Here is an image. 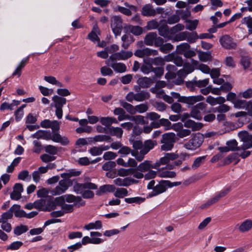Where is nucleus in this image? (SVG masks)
Returning a JSON list of instances; mask_svg holds the SVG:
<instances>
[{
  "label": "nucleus",
  "mask_w": 252,
  "mask_h": 252,
  "mask_svg": "<svg viewBox=\"0 0 252 252\" xmlns=\"http://www.w3.org/2000/svg\"><path fill=\"white\" fill-rule=\"evenodd\" d=\"M237 144L238 143H226V146L218 147V149L221 153L233 151H240L242 150L243 151L240 155V156L242 158H245L249 156L251 154V152L249 151H245V150L252 148V143H243L241 147L238 146Z\"/></svg>",
  "instance_id": "nucleus-1"
},
{
  "label": "nucleus",
  "mask_w": 252,
  "mask_h": 252,
  "mask_svg": "<svg viewBox=\"0 0 252 252\" xmlns=\"http://www.w3.org/2000/svg\"><path fill=\"white\" fill-rule=\"evenodd\" d=\"M154 146V143H133L134 150L131 151V155L135 157L138 161H141L144 158V156L153 149Z\"/></svg>",
  "instance_id": "nucleus-2"
},
{
  "label": "nucleus",
  "mask_w": 252,
  "mask_h": 252,
  "mask_svg": "<svg viewBox=\"0 0 252 252\" xmlns=\"http://www.w3.org/2000/svg\"><path fill=\"white\" fill-rule=\"evenodd\" d=\"M47 206L50 210H55L57 206L61 207L63 213L67 214L72 212L75 206L66 204L63 197H57L54 200L49 201Z\"/></svg>",
  "instance_id": "nucleus-3"
},
{
  "label": "nucleus",
  "mask_w": 252,
  "mask_h": 252,
  "mask_svg": "<svg viewBox=\"0 0 252 252\" xmlns=\"http://www.w3.org/2000/svg\"><path fill=\"white\" fill-rule=\"evenodd\" d=\"M172 99H178L179 102L188 104L189 105H192L198 101H202L204 99V97L201 95H197L194 96H180V94L175 92L171 93Z\"/></svg>",
  "instance_id": "nucleus-4"
},
{
  "label": "nucleus",
  "mask_w": 252,
  "mask_h": 252,
  "mask_svg": "<svg viewBox=\"0 0 252 252\" xmlns=\"http://www.w3.org/2000/svg\"><path fill=\"white\" fill-rule=\"evenodd\" d=\"M144 43L147 46L158 47L163 42V38L158 36L156 32H150L145 36Z\"/></svg>",
  "instance_id": "nucleus-5"
},
{
  "label": "nucleus",
  "mask_w": 252,
  "mask_h": 252,
  "mask_svg": "<svg viewBox=\"0 0 252 252\" xmlns=\"http://www.w3.org/2000/svg\"><path fill=\"white\" fill-rule=\"evenodd\" d=\"M49 128L52 129L53 131V135L52 136V140L54 142H68V140L65 136H62L58 132L60 129V123L56 120L52 121Z\"/></svg>",
  "instance_id": "nucleus-6"
},
{
  "label": "nucleus",
  "mask_w": 252,
  "mask_h": 252,
  "mask_svg": "<svg viewBox=\"0 0 252 252\" xmlns=\"http://www.w3.org/2000/svg\"><path fill=\"white\" fill-rule=\"evenodd\" d=\"M178 158V155L173 153H166L163 157L161 158L159 160L153 164L154 169H158L161 165L167 164L171 160H173Z\"/></svg>",
  "instance_id": "nucleus-7"
},
{
  "label": "nucleus",
  "mask_w": 252,
  "mask_h": 252,
  "mask_svg": "<svg viewBox=\"0 0 252 252\" xmlns=\"http://www.w3.org/2000/svg\"><path fill=\"white\" fill-rule=\"evenodd\" d=\"M111 27L115 36L120 35L122 32L123 26L122 20L118 16H114L111 20Z\"/></svg>",
  "instance_id": "nucleus-8"
},
{
  "label": "nucleus",
  "mask_w": 252,
  "mask_h": 252,
  "mask_svg": "<svg viewBox=\"0 0 252 252\" xmlns=\"http://www.w3.org/2000/svg\"><path fill=\"white\" fill-rule=\"evenodd\" d=\"M117 60H113V59L109 58L106 62V64L111 67L115 72L118 73H124L126 71V66L125 63H116Z\"/></svg>",
  "instance_id": "nucleus-9"
},
{
  "label": "nucleus",
  "mask_w": 252,
  "mask_h": 252,
  "mask_svg": "<svg viewBox=\"0 0 252 252\" xmlns=\"http://www.w3.org/2000/svg\"><path fill=\"white\" fill-rule=\"evenodd\" d=\"M169 183L166 180H161L158 184L156 185L154 189L149 193L148 197L155 196L165 192L168 188L167 184Z\"/></svg>",
  "instance_id": "nucleus-10"
},
{
  "label": "nucleus",
  "mask_w": 252,
  "mask_h": 252,
  "mask_svg": "<svg viewBox=\"0 0 252 252\" xmlns=\"http://www.w3.org/2000/svg\"><path fill=\"white\" fill-rule=\"evenodd\" d=\"M219 41L222 47L227 49H235L237 46L236 42L228 35H222Z\"/></svg>",
  "instance_id": "nucleus-11"
},
{
  "label": "nucleus",
  "mask_w": 252,
  "mask_h": 252,
  "mask_svg": "<svg viewBox=\"0 0 252 252\" xmlns=\"http://www.w3.org/2000/svg\"><path fill=\"white\" fill-rule=\"evenodd\" d=\"M207 104L204 102H200L197 104L196 105L192 107L190 112V116L193 118L197 120H201L202 119V113L206 107Z\"/></svg>",
  "instance_id": "nucleus-12"
},
{
  "label": "nucleus",
  "mask_w": 252,
  "mask_h": 252,
  "mask_svg": "<svg viewBox=\"0 0 252 252\" xmlns=\"http://www.w3.org/2000/svg\"><path fill=\"white\" fill-rule=\"evenodd\" d=\"M60 197H63L65 202L73 203L72 205H74L77 207L84 206L85 204V202L82 200L80 196H76L72 194H65Z\"/></svg>",
  "instance_id": "nucleus-13"
},
{
  "label": "nucleus",
  "mask_w": 252,
  "mask_h": 252,
  "mask_svg": "<svg viewBox=\"0 0 252 252\" xmlns=\"http://www.w3.org/2000/svg\"><path fill=\"white\" fill-rule=\"evenodd\" d=\"M97 186L91 182H86L83 184L78 183L74 186V189L75 191L77 194H82L86 189H97Z\"/></svg>",
  "instance_id": "nucleus-14"
},
{
  "label": "nucleus",
  "mask_w": 252,
  "mask_h": 252,
  "mask_svg": "<svg viewBox=\"0 0 252 252\" xmlns=\"http://www.w3.org/2000/svg\"><path fill=\"white\" fill-rule=\"evenodd\" d=\"M132 55L133 53L131 51L122 50L112 54L109 58L119 61L126 60L132 57Z\"/></svg>",
  "instance_id": "nucleus-15"
},
{
  "label": "nucleus",
  "mask_w": 252,
  "mask_h": 252,
  "mask_svg": "<svg viewBox=\"0 0 252 252\" xmlns=\"http://www.w3.org/2000/svg\"><path fill=\"white\" fill-rule=\"evenodd\" d=\"M217 132L210 131L202 134L199 132L196 133L192 138V142H203L204 137H216L218 135Z\"/></svg>",
  "instance_id": "nucleus-16"
},
{
  "label": "nucleus",
  "mask_w": 252,
  "mask_h": 252,
  "mask_svg": "<svg viewBox=\"0 0 252 252\" xmlns=\"http://www.w3.org/2000/svg\"><path fill=\"white\" fill-rule=\"evenodd\" d=\"M141 14L146 17H154L156 15V10L151 4L144 5L141 10Z\"/></svg>",
  "instance_id": "nucleus-17"
},
{
  "label": "nucleus",
  "mask_w": 252,
  "mask_h": 252,
  "mask_svg": "<svg viewBox=\"0 0 252 252\" xmlns=\"http://www.w3.org/2000/svg\"><path fill=\"white\" fill-rule=\"evenodd\" d=\"M32 137L36 139L45 140L52 139V135L49 131L39 130L32 135Z\"/></svg>",
  "instance_id": "nucleus-18"
},
{
  "label": "nucleus",
  "mask_w": 252,
  "mask_h": 252,
  "mask_svg": "<svg viewBox=\"0 0 252 252\" xmlns=\"http://www.w3.org/2000/svg\"><path fill=\"white\" fill-rule=\"evenodd\" d=\"M107 133L121 139L123 134V130L121 127L111 126L107 128Z\"/></svg>",
  "instance_id": "nucleus-19"
},
{
  "label": "nucleus",
  "mask_w": 252,
  "mask_h": 252,
  "mask_svg": "<svg viewBox=\"0 0 252 252\" xmlns=\"http://www.w3.org/2000/svg\"><path fill=\"white\" fill-rule=\"evenodd\" d=\"M114 183L119 186L127 187L134 183V180L128 177L124 179L121 178H116L114 180Z\"/></svg>",
  "instance_id": "nucleus-20"
},
{
  "label": "nucleus",
  "mask_w": 252,
  "mask_h": 252,
  "mask_svg": "<svg viewBox=\"0 0 252 252\" xmlns=\"http://www.w3.org/2000/svg\"><path fill=\"white\" fill-rule=\"evenodd\" d=\"M201 123H196L191 120H187L184 122V126L186 127L191 128L193 131L198 130L203 127Z\"/></svg>",
  "instance_id": "nucleus-21"
},
{
  "label": "nucleus",
  "mask_w": 252,
  "mask_h": 252,
  "mask_svg": "<svg viewBox=\"0 0 252 252\" xmlns=\"http://www.w3.org/2000/svg\"><path fill=\"white\" fill-rule=\"evenodd\" d=\"M115 187L113 185H104L99 187V189L96 191V194L101 195L108 192L114 191Z\"/></svg>",
  "instance_id": "nucleus-22"
},
{
  "label": "nucleus",
  "mask_w": 252,
  "mask_h": 252,
  "mask_svg": "<svg viewBox=\"0 0 252 252\" xmlns=\"http://www.w3.org/2000/svg\"><path fill=\"white\" fill-rule=\"evenodd\" d=\"M110 148L108 146L101 145L99 147H94L91 148L89 150L90 154L94 156L101 155L103 151L107 150Z\"/></svg>",
  "instance_id": "nucleus-23"
},
{
  "label": "nucleus",
  "mask_w": 252,
  "mask_h": 252,
  "mask_svg": "<svg viewBox=\"0 0 252 252\" xmlns=\"http://www.w3.org/2000/svg\"><path fill=\"white\" fill-rule=\"evenodd\" d=\"M137 83L142 88H148L154 83V81L152 78L144 77L139 78Z\"/></svg>",
  "instance_id": "nucleus-24"
},
{
  "label": "nucleus",
  "mask_w": 252,
  "mask_h": 252,
  "mask_svg": "<svg viewBox=\"0 0 252 252\" xmlns=\"http://www.w3.org/2000/svg\"><path fill=\"white\" fill-rule=\"evenodd\" d=\"M164 21L162 20H160V22H158L157 19H153L147 22L146 26L144 27V29L148 31L158 29L159 25Z\"/></svg>",
  "instance_id": "nucleus-25"
},
{
  "label": "nucleus",
  "mask_w": 252,
  "mask_h": 252,
  "mask_svg": "<svg viewBox=\"0 0 252 252\" xmlns=\"http://www.w3.org/2000/svg\"><path fill=\"white\" fill-rule=\"evenodd\" d=\"M91 244H99L103 242L104 240L98 238L102 236V234L97 231H92L90 232Z\"/></svg>",
  "instance_id": "nucleus-26"
},
{
  "label": "nucleus",
  "mask_w": 252,
  "mask_h": 252,
  "mask_svg": "<svg viewBox=\"0 0 252 252\" xmlns=\"http://www.w3.org/2000/svg\"><path fill=\"white\" fill-rule=\"evenodd\" d=\"M13 213L17 218H25L26 212L21 209V206L18 204H14L12 207Z\"/></svg>",
  "instance_id": "nucleus-27"
},
{
  "label": "nucleus",
  "mask_w": 252,
  "mask_h": 252,
  "mask_svg": "<svg viewBox=\"0 0 252 252\" xmlns=\"http://www.w3.org/2000/svg\"><path fill=\"white\" fill-rule=\"evenodd\" d=\"M153 164H151V161L150 160H145L142 163H140L137 167V170L141 172H146L150 168H154Z\"/></svg>",
  "instance_id": "nucleus-28"
},
{
  "label": "nucleus",
  "mask_w": 252,
  "mask_h": 252,
  "mask_svg": "<svg viewBox=\"0 0 252 252\" xmlns=\"http://www.w3.org/2000/svg\"><path fill=\"white\" fill-rule=\"evenodd\" d=\"M252 227V220L247 219L244 221L239 227V230L241 232L249 231Z\"/></svg>",
  "instance_id": "nucleus-29"
},
{
  "label": "nucleus",
  "mask_w": 252,
  "mask_h": 252,
  "mask_svg": "<svg viewBox=\"0 0 252 252\" xmlns=\"http://www.w3.org/2000/svg\"><path fill=\"white\" fill-rule=\"evenodd\" d=\"M135 100L137 101H143L150 97V94L146 91H142L135 94Z\"/></svg>",
  "instance_id": "nucleus-30"
},
{
  "label": "nucleus",
  "mask_w": 252,
  "mask_h": 252,
  "mask_svg": "<svg viewBox=\"0 0 252 252\" xmlns=\"http://www.w3.org/2000/svg\"><path fill=\"white\" fill-rule=\"evenodd\" d=\"M102 227L100 220H96L95 222H92L84 226V229L89 230L91 229H100Z\"/></svg>",
  "instance_id": "nucleus-31"
},
{
  "label": "nucleus",
  "mask_w": 252,
  "mask_h": 252,
  "mask_svg": "<svg viewBox=\"0 0 252 252\" xmlns=\"http://www.w3.org/2000/svg\"><path fill=\"white\" fill-rule=\"evenodd\" d=\"M114 114L118 115V120L119 121L125 120L126 119V115L125 111L122 108H116L114 110Z\"/></svg>",
  "instance_id": "nucleus-32"
},
{
  "label": "nucleus",
  "mask_w": 252,
  "mask_h": 252,
  "mask_svg": "<svg viewBox=\"0 0 252 252\" xmlns=\"http://www.w3.org/2000/svg\"><path fill=\"white\" fill-rule=\"evenodd\" d=\"M164 42V41L163 39V42L158 47L159 48V49L161 52L164 54H167L173 49V46L169 43L163 44Z\"/></svg>",
  "instance_id": "nucleus-33"
},
{
  "label": "nucleus",
  "mask_w": 252,
  "mask_h": 252,
  "mask_svg": "<svg viewBox=\"0 0 252 252\" xmlns=\"http://www.w3.org/2000/svg\"><path fill=\"white\" fill-rule=\"evenodd\" d=\"M55 104V107H63V105L66 103V99L63 97L59 96L58 95H55L52 98Z\"/></svg>",
  "instance_id": "nucleus-34"
},
{
  "label": "nucleus",
  "mask_w": 252,
  "mask_h": 252,
  "mask_svg": "<svg viewBox=\"0 0 252 252\" xmlns=\"http://www.w3.org/2000/svg\"><path fill=\"white\" fill-rule=\"evenodd\" d=\"M238 135L241 142H252V135L247 131H241Z\"/></svg>",
  "instance_id": "nucleus-35"
},
{
  "label": "nucleus",
  "mask_w": 252,
  "mask_h": 252,
  "mask_svg": "<svg viewBox=\"0 0 252 252\" xmlns=\"http://www.w3.org/2000/svg\"><path fill=\"white\" fill-rule=\"evenodd\" d=\"M158 32L159 35L162 37H166L169 34V27L166 24L159 25L158 29Z\"/></svg>",
  "instance_id": "nucleus-36"
},
{
  "label": "nucleus",
  "mask_w": 252,
  "mask_h": 252,
  "mask_svg": "<svg viewBox=\"0 0 252 252\" xmlns=\"http://www.w3.org/2000/svg\"><path fill=\"white\" fill-rule=\"evenodd\" d=\"M28 230V227L27 225L21 224L14 228L13 232L15 235L20 236L26 232Z\"/></svg>",
  "instance_id": "nucleus-37"
},
{
  "label": "nucleus",
  "mask_w": 252,
  "mask_h": 252,
  "mask_svg": "<svg viewBox=\"0 0 252 252\" xmlns=\"http://www.w3.org/2000/svg\"><path fill=\"white\" fill-rule=\"evenodd\" d=\"M158 176L160 178H174L176 176V173L174 171H158Z\"/></svg>",
  "instance_id": "nucleus-38"
},
{
  "label": "nucleus",
  "mask_w": 252,
  "mask_h": 252,
  "mask_svg": "<svg viewBox=\"0 0 252 252\" xmlns=\"http://www.w3.org/2000/svg\"><path fill=\"white\" fill-rule=\"evenodd\" d=\"M98 32V28L94 27L92 31L88 35V38L94 42L99 41V38L97 35Z\"/></svg>",
  "instance_id": "nucleus-39"
},
{
  "label": "nucleus",
  "mask_w": 252,
  "mask_h": 252,
  "mask_svg": "<svg viewBox=\"0 0 252 252\" xmlns=\"http://www.w3.org/2000/svg\"><path fill=\"white\" fill-rule=\"evenodd\" d=\"M241 23L245 25L248 28L249 33H252V17L250 16L245 17L242 19Z\"/></svg>",
  "instance_id": "nucleus-40"
},
{
  "label": "nucleus",
  "mask_w": 252,
  "mask_h": 252,
  "mask_svg": "<svg viewBox=\"0 0 252 252\" xmlns=\"http://www.w3.org/2000/svg\"><path fill=\"white\" fill-rule=\"evenodd\" d=\"M240 64L243 67L244 69H249L251 64L250 58L248 56H242L240 60Z\"/></svg>",
  "instance_id": "nucleus-41"
},
{
  "label": "nucleus",
  "mask_w": 252,
  "mask_h": 252,
  "mask_svg": "<svg viewBox=\"0 0 252 252\" xmlns=\"http://www.w3.org/2000/svg\"><path fill=\"white\" fill-rule=\"evenodd\" d=\"M130 120L134 122L136 124L144 125L148 124V121L147 120H145L144 117L141 115L132 116Z\"/></svg>",
  "instance_id": "nucleus-42"
},
{
  "label": "nucleus",
  "mask_w": 252,
  "mask_h": 252,
  "mask_svg": "<svg viewBox=\"0 0 252 252\" xmlns=\"http://www.w3.org/2000/svg\"><path fill=\"white\" fill-rule=\"evenodd\" d=\"M175 134L173 132H169L162 135V139L160 142H175Z\"/></svg>",
  "instance_id": "nucleus-43"
},
{
  "label": "nucleus",
  "mask_w": 252,
  "mask_h": 252,
  "mask_svg": "<svg viewBox=\"0 0 252 252\" xmlns=\"http://www.w3.org/2000/svg\"><path fill=\"white\" fill-rule=\"evenodd\" d=\"M145 200V198L141 197H130V198H126L125 199V201L126 203L131 204V203H136V204H140Z\"/></svg>",
  "instance_id": "nucleus-44"
},
{
  "label": "nucleus",
  "mask_w": 252,
  "mask_h": 252,
  "mask_svg": "<svg viewBox=\"0 0 252 252\" xmlns=\"http://www.w3.org/2000/svg\"><path fill=\"white\" fill-rule=\"evenodd\" d=\"M247 101L246 100L237 99L236 101L233 102L234 107L237 109H245L247 106Z\"/></svg>",
  "instance_id": "nucleus-45"
},
{
  "label": "nucleus",
  "mask_w": 252,
  "mask_h": 252,
  "mask_svg": "<svg viewBox=\"0 0 252 252\" xmlns=\"http://www.w3.org/2000/svg\"><path fill=\"white\" fill-rule=\"evenodd\" d=\"M23 245V243L21 241H15L11 243L9 245L7 246L6 249L7 250L16 251L19 249Z\"/></svg>",
  "instance_id": "nucleus-46"
},
{
  "label": "nucleus",
  "mask_w": 252,
  "mask_h": 252,
  "mask_svg": "<svg viewBox=\"0 0 252 252\" xmlns=\"http://www.w3.org/2000/svg\"><path fill=\"white\" fill-rule=\"evenodd\" d=\"M198 55L199 60L202 62H206L210 61L211 59V54L210 52L199 51Z\"/></svg>",
  "instance_id": "nucleus-47"
},
{
  "label": "nucleus",
  "mask_w": 252,
  "mask_h": 252,
  "mask_svg": "<svg viewBox=\"0 0 252 252\" xmlns=\"http://www.w3.org/2000/svg\"><path fill=\"white\" fill-rule=\"evenodd\" d=\"M129 30L135 36H139L143 32V28L138 26H131L129 28Z\"/></svg>",
  "instance_id": "nucleus-48"
},
{
  "label": "nucleus",
  "mask_w": 252,
  "mask_h": 252,
  "mask_svg": "<svg viewBox=\"0 0 252 252\" xmlns=\"http://www.w3.org/2000/svg\"><path fill=\"white\" fill-rule=\"evenodd\" d=\"M121 105L123 107L126 111L131 114L135 113V107L133 105L125 101H121Z\"/></svg>",
  "instance_id": "nucleus-49"
},
{
  "label": "nucleus",
  "mask_w": 252,
  "mask_h": 252,
  "mask_svg": "<svg viewBox=\"0 0 252 252\" xmlns=\"http://www.w3.org/2000/svg\"><path fill=\"white\" fill-rule=\"evenodd\" d=\"M128 191L125 188H118L114 192V195L118 198H123L127 196Z\"/></svg>",
  "instance_id": "nucleus-50"
},
{
  "label": "nucleus",
  "mask_w": 252,
  "mask_h": 252,
  "mask_svg": "<svg viewBox=\"0 0 252 252\" xmlns=\"http://www.w3.org/2000/svg\"><path fill=\"white\" fill-rule=\"evenodd\" d=\"M44 80L46 82H47L50 84H52L53 85H56L59 87L63 86V84L61 82L57 81V79H56V78L53 76H45Z\"/></svg>",
  "instance_id": "nucleus-51"
},
{
  "label": "nucleus",
  "mask_w": 252,
  "mask_h": 252,
  "mask_svg": "<svg viewBox=\"0 0 252 252\" xmlns=\"http://www.w3.org/2000/svg\"><path fill=\"white\" fill-rule=\"evenodd\" d=\"M198 38L196 32H188L187 40L189 43H194Z\"/></svg>",
  "instance_id": "nucleus-52"
},
{
  "label": "nucleus",
  "mask_w": 252,
  "mask_h": 252,
  "mask_svg": "<svg viewBox=\"0 0 252 252\" xmlns=\"http://www.w3.org/2000/svg\"><path fill=\"white\" fill-rule=\"evenodd\" d=\"M198 24V21L197 20H189L187 22L186 29L190 31H193L196 28Z\"/></svg>",
  "instance_id": "nucleus-53"
},
{
  "label": "nucleus",
  "mask_w": 252,
  "mask_h": 252,
  "mask_svg": "<svg viewBox=\"0 0 252 252\" xmlns=\"http://www.w3.org/2000/svg\"><path fill=\"white\" fill-rule=\"evenodd\" d=\"M189 48L190 45L188 43H183L177 46V50L180 54H182L185 52V51L188 50Z\"/></svg>",
  "instance_id": "nucleus-54"
},
{
  "label": "nucleus",
  "mask_w": 252,
  "mask_h": 252,
  "mask_svg": "<svg viewBox=\"0 0 252 252\" xmlns=\"http://www.w3.org/2000/svg\"><path fill=\"white\" fill-rule=\"evenodd\" d=\"M18 178L19 179L21 180H30L31 177L29 175V171L25 170L19 173Z\"/></svg>",
  "instance_id": "nucleus-55"
},
{
  "label": "nucleus",
  "mask_w": 252,
  "mask_h": 252,
  "mask_svg": "<svg viewBox=\"0 0 252 252\" xmlns=\"http://www.w3.org/2000/svg\"><path fill=\"white\" fill-rule=\"evenodd\" d=\"M135 170L132 168L124 169L121 168L118 170V175L121 176H126L132 174Z\"/></svg>",
  "instance_id": "nucleus-56"
},
{
  "label": "nucleus",
  "mask_w": 252,
  "mask_h": 252,
  "mask_svg": "<svg viewBox=\"0 0 252 252\" xmlns=\"http://www.w3.org/2000/svg\"><path fill=\"white\" fill-rule=\"evenodd\" d=\"M159 123L160 126H164L166 130L170 129L171 127V123L168 119H161L159 120Z\"/></svg>",
  "instance_id": "nucleus-57"
},
{
  "label": "nucleus",
  "mask_w": 252,
  "mask_h": 252,
  "mask_svg": "<svg viewBox=\"0 0 252 252\" xmlns=\"http://www.w3.org/2000/svg\"><path fill=\"white\" fill-rule=\"evenodd\" d=\"M111 137L108 135H98L94 138V142H102L110 140Z\"/></svg>",
  "instance_id": "nucleus-58"
},
{
  "label": "nucleus",
  "mask_w": 252,
  "mask_h": 252,
  "mask_svg": "<svg viewBox=\"0 0 252 252\" xmlns=\"http://www.w3.org/2000/svg\"><path fill=\"white\" fill-rule=\"evenodd\" d=\"M209 82V79L206 78L203 80H199L197 81H194V85L195 86L199 88L206 87Z\"/></svg>",
  "instance_id": "nucleus-59"
},
{
  "label": "nucleus",
  "mask_w": 252,
  "mask_h": 252,
  "mask_svg": "<svg viewBox=\"0 0 252 252\" xmlns=\"http://www.w3.org/2000/svg\"><path fill=\"white\" fill-rule=\"evenodd\" d=\"M116 165L115 162L109 161L105 163L102 166L103 170L105 171H109L114 168Z\"/></svg>",
  "instance_id": "nucleus-60"
},
{
  "label": "nucleus",
  "mask_w": 252,
  "mask_h": 252,
  "mask_svg": "<svg viewBox=\"0 0 252 252\" xmlns=\"http://www.w3.org/2000/svg\"><path fill=\"white\" fill-rule=\"evenodd\" d=\"M13 216L12 207H11L8 211L3 213L1 215L4 221H7L8 220L11 219L13 217Z\"/></svg>",
  "instance_id": "nucleus-61"
},
{
  "label": "nucleus",
  "mask_w": 252,
  "mask_h": 252,
  "mask_svg": "<svg viewBox=\"0 0 252 252\" xmlns=\"http://www.w3.org/2000/svg\"><path fill=\"white\" fill-rule=\"evenodd\" d=\"M180 20V17L176 14H174L169 17L167 19V23L170 25L178 23Z\"/></svg>",
  "instance_id": "nucleus-62"
},
{
  "label": "nucleus",
  "mask_w": 252,
  "mask_h": 252,
  "mask_svg": "<svg viewBox=\"0 0 252 252\" xmlns=\"http://www.w3.org/2000/svg\"><path fill=\"white\" fill-rule=\"evenodd\" d=\"M135 113L138 112L140 113H143L148 110V107L147 104L142 103L135 106Z\"/></svg>",
  "instance_id": "nucleus-63"
},
{
  "label": "nucleus",
  "mask_w": 252,
  "mask_h": 252,
  "mask_svg": "<svg viewBox=\"0 0 252 252\" xmlns=\"http://www.w3.org/2000/svg\"><path fill=\"white\" fill-rule=\"evenodd\" d=\"M201 145V143H186L184 147L190 150H195Z\"/></svg>",
  "instance_id": "nucleus-64"
}]
</instances>
